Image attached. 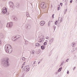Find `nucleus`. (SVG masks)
<instances>
[{
	"instance_id": "obj_8",
	"label": "nucleus",
	"mask_w": 77,
	"mask_h": 77,
	"mask_svg": "<svg viewBox=\"0 0 77 77\" xmlns=\"http://www.w3.org/2000/svg\"><path fill=\"white\" fill-rule=\"evenodd\" d=\"M3 11H2V13L3 14H5L6 13H7V12H8V11L6 10H5L4 8H3Z\"/></svg>"
},
{
	"instance_id": "obj_17",
	"label": "nucleus",
	"mask_w": 77,
	"mask_h": 77,
	"mask_svg": "<svg viewBox=\"0 0 77 77\" xmlns=\"http://www.w3.org/2000/svg\"><path fill=\"white\" fill-rule=\"evenodd\" d=\"M35 51H33V50H32L31 51V54H35Z\"/></svg>"
},
{
	"instance_id": "obj_48",
	"label": "nucleus",
	"mask_w": 77,
	"mask_h": 77,
	"mask_svg": "<svg viewBox=\"0 0 77 77\" xmlns=\"http://www.w3.org/2000/svg\"><path fill=\"white\" fill-rule=\"evenodd\" d=\"M76 3H77V0H76Z\"/></svg>"
},
{
	"instance_id": "obj_42",
	"label": "nucleus",
	"mask_w": 77,
	"mask_h": 77,
	"mask_svg": "<svg viewBox=\"0 0 77 77\" xmlns=\"http://www.w3.org/2000/svg\"><path fill=\"white\" fill-rule=\"evenodd\" d=\"M67 11V9H66V10H65V12H66V11Z\"/></svg>"
},
{
	"instance_id": "obj_26",
	"label": "nucleus",
	"mask_w": 77,
	"mask_h": 77,
	"mask_svg": "<svg viewBox=\"0 0 77 77\" xmlns=\"http://www.w3.org/2000/svg\"><path fill=\"white\" fill-rule=\"evenodd\" d=\"M54 14L52 15V18H53V19L54 18Z\"/></svg>"
},
{
	"instance_id": "obj_31",
	"label": "nucleus",
	"mask_w": 77,
	"mask_h": 77,
	"mask_svg": "<svg viewBox=\"0 0 77 77\" xmlns=\"http://www.w3.org/2000/svg\"><path fill=\"white\" fill-rule=\"evenodd\" d=\"M25 63H26V62H24L23 63V65H24Z\"/></svg>"
},
{
	"instance_id": "obj_3",
	"label": "nucleus",
	"mask_w": 77,
	"mask_h": 77,
	"mask_svg": "<svg viewBox=\"0 0 77 77\" xmlns=\"http://www.w3.org/2000/svg\"><path fill=\"white\" fill-rule=\"evenodd\" d=\"M12 26H13V23L12 22H10L9 23H8L7 25V27L11 28Z\"/></svg>"
},
{
	"instance_id": "obj_55",
	"label": "nucleus",
	"mask_w": 77,
	"mask_h": 77,
	"mask_svg": "<svg viewBox=\"0 0 77 77\" xmlns=\"http://www.w3.org/2000/svg\"><path fill=\"white\" fill-rule=\"evenodd\" d=\"M62 65V64L61 65V66Z\"/></svg>"
},
{
	"instance_id": "obj_40",
	"label": "nucleus",
	"mask_w": 77,
	"mask_h": 77,
	"mask_svg": "<svg viewBox=\"0 0 77 77\" xmlns=\"http://www.w3.org/2000/svg\"><path fill=\"white\" fill-rule=\"evenodd\" d=\"M35 62H36V61H34L33 64H35Z\"/></svg>"
},
{
	"instance_id": "obj_20",
	"label": "nucleus",
	"mask_w": 77,
	"mask_h": 77,
	"mask_svg": "<svg viewBox=\"0 0 77 77\" xmlns=\"http://www.w3.org/2000/svg\"><path fill=\"white\" fill-rule=\"evenodd\" d=\"M58 23V22H57V21L56 20L55 22H54V23H55V25H57V24Z\"/></svg>"
},
{
	"instance_id": "obj_10",
	"label": "nucleus",
	"mask_w": 77,
	"mask_h": 77,
	"mask_svg": "<svg viewBox=\"0 0 77 77\" xmlns=\"http://www.w3.org/2000/svg\"><path fill=\"white\" fill-rule=\"evenodd\" d=\"M40 24L41 26H44L45 24V21H42L40 23Z\"/></svg>"
},
{
	"instance_id": "obj_21",
	"label": "nucleus",
	"mask_w": 77,
	"mask_h": 77,
	"mask_svg": "<svg viewBox=\"0 0 77 77\" xmlns=\"http://www.w3.org/2000/svg\"><path fill=\"white\" fill-rule=\"evenodd\" d=\"M77 50V48H73V52L75 51L76 50Z\"/></svg>"
},
{
	"instance_id": "obj_46",
	"label": "nucleus",
	"mask_w": 77,
	"mask_h": 77,
	"mask_svg": "<svg viewBox=\"0 0 77 77\" xmlns=\"http://www.w3.org/2000/svg\"><path fill=\"white\" fill-rule=\"evenodd\" d=\"M23 66L22 67H21V68H23Z\"/></svg>"
},
{
	"instance_id": "obj_5",
	"label": "nucleus",
	"mask_w": 77,
	"mask_h": 77,
	"mask_svg": "<svg viewBox=\"0 0 77 77\" xmlns=\"http://www.w3.org/2000/svg\"><path fill=\"white\" fill-rule=\"evenodd\" d=\"M45 5V3L44 2H42L41 4V6L42 8V9H45V8H46V6L44 5Z\"/></svg>"
},
{
	"instance_id": "obj_52",
	"label": "nucleus",
	"mask_w": 77,
	"mask_h": 77,
	"mask_svg": "<svg viewBox=\"0 0 77 77\" xmlns=\"http://www.w3.org/2000/svg\"><path fill=\"white\" fill-rule=\"evenodd\" d=\"M46 42H48V41L46 40Z\"/></svg>"
},
{
	"instance_id": "obj_34",
	"label": "nucleus",
	"mask_w": 77,
	"mask_h": 77,
	"mask_svg": "<svg viewBox=\"0 0 77 77\" xmlns=\"http://www.w3.org/2000/svg\"><path fill=\"white\" fill-rule=\"evenodd\" d=\"M47 38H48V39H50V37L48 36L47 37Z\"/></svg>"
},
{
	"instance_id": "obj_28",
	"label": "nucleus",
	"mask_w": 77,
	"mask_h": 77,
	"mask_svg": "<svg viewBox=\"0 0 77 77\" xmlns=\"http://www.w3.org/2000/svg\"><path fill=\"white\" fill-rule=\"evenodd\" d=\"M6 14L7 15H9V13H7V14Z\"/></svg>"
},
{
	"instance_id": "obj_6",
	"label": "nucleus",
	"mask_w": 77,
	"mask_h": 77,
	"mask_svg": "<svg viewBox=\"0 0 77 77\" xmlns=\"http://www.w3.org/2000/svg\"><path fill=\"white\" fill-rule=\"evenodd\" d=\"M10 7L11 8H14V3L12 2H10L9 3Z\"/></svg>"
},
{
	"instance_id": "obj_43",
	"label": "nucleus",
	"mask_w": 77,
	"mask_h": 77,
	"mask_svg": "<svg viewBox=\"0 0 77 77\" xmlns=\"http://www.w3.org/2000/svg\"><path fill=\"white\" fill-rule=\"evenodd\" d=\"M66 12L65 11V12L64 13V14H66Z\"/></svg>"
},
{
	"instance_id": "obj_50",
	"label": "nucleus",
	"mask_w": 77,
	"mask_h": 77,
	"mask_svg": "<svg viewBox=\"0 0 77 77\" xmlns=\"http://www.w3.org/2000/svg\"><path fill=\"white\" fill-rule=\"evenodd\" d=\"M42 41H40V42H42Z\"/></svg>"
},
{
	"instance_id": "obj_18",
	"label": "nucleus",
	"mask_w": 77,
	"mask_h": 77,
	"mask_svg": "<svg viewBox=\"0 0 77 77\" xmlns=\"http://www.w3.org/2000/svg\"><path fill=\"white\" fill-rule=\"evenodd\" d=\"M41 48L42 50H44V46L42 45L41 46Z\"/></svg>"
},
{
	"instance_id": "obj_33",
	"label": "nucleus",
	"mask_w": 77,
	"mask_h": 77,
	"mask_svg": "<svg viewBox=\"0 0 77 77\" xmlns=\"http://www.w3.org/2000/svg\"><path fill=\"white\" fill-rule=\"evenodd\" d=\"M60 71H61V69L59 70V69L58 70V72H60Z\"/></svg>"
},
{
	"instance_id": "obj_7",
	"label": "nucleus",
	"mask_w": 77,
	"mask_h": 77,
	"mask_svg": "<svg viewBox=\"0 0 77 77\" xmlns=\"http://www.w3.org/2000/svg\"><path fill=\"white\" fill-rule=\"evenodd\" d=\"M14 39H15V40H14V41H15V40H17V39L20 38V35H15V36H14Z\"/></svg>"
},
{
	"instance_id": "obj_38",
	"label": "nucleus",
	"mask_w": 77,
	"mask_h": 77,
	"mask_svg": "<svg viewBox=\"0 0 77 77\" xmlns=\"http://www.w3.org/2000/svg\"><path fill=\"white\" fill-rule=\"evenodd\" d=\"M62 69V68H59V69L60 70V69Z\"/></svg>"
},
{
	"instance_id": "obj_24",
	"label": "nucleus",
	"mask_w": 77,
	"mask_h": 77,
	"mask_svg": "<svg viewBox=\"0 0 77 77\" xmlns=\"http://www.w3.org/2000/svg\"><path fill=\"white\" fill-rule=\"evenodd\" d=\"M22 59L23 60H25V57H23L22 58Z\"/></svg>"
},
{
	"instance_id": "obj_12",
	"label": "nucleus",
	"mask_w": 77,
	"mask_h": 77,
	"mask_svg": "<svg viewBox=\"0 0 77 77\" xmlns=\"http://www.w3.org/2000/svg\"><path fill=\"white\" fill-rule=\"evenodd\" d=\"M35 46L37 47H39V46H41V45L38 43H36L35 44Z\"/></svg>"
},
{
	"instance_id": "obj_25",
	"label": "nucleus",
	"mask_w": 77,
	"mask_h": 77,
	"mask_svg": "<svg viewBox=\"0 0 77 77\" xmlns=\"http://www.w3.org/2000/svg\"><path fill=\"white\" fill-rule=\"evenodd\" d=\"M3 8H4L5 10H6V11H8V9H7V8L6 7H4Z\"/></svg>"
},
{
	"instance_id": "obj_35",
	"label": "nucleus",
	"mask_w": 77,
	"mask_h": 77,
	"mask_svg": "<svg viewBox=\"0 0 77 77\" xmlns=\"http://www.w3.org/2000/svg\"><path fill=\"white\" fill-rule=\"evenodd\" d=\"M62 18H61V20H60V22H62Z\"/></svg>"
},
{
	"instance_id": "obj_2",
	"label": "nucleus",
	"mask_w": 77,
	"mask_h": 77,
	"mask_svg": "<svg viewBox=\"0 0 77 77\" xmlns=\"http://www.w3.org/2000/svg\"><path fill=\"white\" fill-rule=\"evenodd\" d=\"M7 46V45H6L5 46V50L6 52L8 53H11L12 52V47L9 48L8 46Z\"/></svg>"
},
{
	"instance_id": "obj_32",
	"label": "nucleus",
	"mask_w": 77,
	"mask_h": 77,
	"mask_svg": "<svg viewBox=\"0 0 77 77\" xmlns=\"http://www.w3.org/2000/svg\"><path fill=\"white\" fill-rule=\"evenodd\" d=\"M62 5H63L62 3H60V5H61V6H62Z\"/></svg>"
},
{
	"instance_id": "obj_9",
	"label": "nucleus",
	"mask_w": 77,
	"mask_h": 77,
	"mask_svg": "<svg viewBox=\"0 0 77 77\" xmlns=\"http://www.w3.org/2000/svg\"><path fill=\"white\" fill-rule=\"evenodd\" d=\"M28 29H30L31 27V25L30 24H27L26 25V26Z\"/></svg>"
},
{
	"instance_id": "obj_13",
	"label": "nucleus",
	"mask_w": 77,
	"mask_h": 77,
	"mask_svg": "<svg viewBox=\"0 0 77 77\" xmlns=\"http://www.w3.org/2000/svg\"><path fill=\"white\" fill-rule=\"evenodd\" d=\"M39 38L42 40L43 39H44V36H43V35H41L40 36Z\"/></svg>"
},
{
	"instance_id": "obj_4",
	"label": "nucleus",
	"mask_w": 77,
	"mask_h": 77,
	"mask_svg": "<svg viewBox=\"0 0 77 77\" xmlns=\"http://www.w3.org/2000/svg\"><path fill=\"white\" fill-rule=\"evenodd\" d=\"M28 66H25L23 68V70L24 71H26L27 72L29 71L30 70V68H29Z\"/></svg>"
},
{
	"instance_id": "obj_16",
	"label": "nucleus",
	"mask_w": 77,
	"mask_h": 77,
	"mask_svg": "<svg viewBox=\"0 0 77 77\" xmlns=\"http://www.w3.org/2000/svg\"><path fill=\"white\" fill-rule=\"evenodd\" d=\"M13 19L15 21H17V20H18V19H17V17H14Z\"/></svg>"
},
{
	"instance_id": "obj_54",
	"label": "nucleus",
	"mask_w": 77,
	"mask_h": 77,
	"mask_svg": "<svg viewBox=\"0 0 77 77\" xmlns=\"http://www.w3.org/2000/svg\"><path fill=\"white\" fill-rule=\"evenodd\" d=\"M51 6L52 7H52V6H53V5H51Z\"/></svg>"
},
{
	"instance_id": "obj_53",
	"label": "nucleus",
	"mask_w": 77,
	"mask_h": 77,
	"mask_svg": "<svg viewBox=\"0 0 77 77\" xmlns=\"http://www.w3.org/2000/svg\"><path fill=\"white\" fill-rule=\"evenodd\" d=\"M49 24H50V23H48V25H49Z\"/></svg>"
},
{
	"instance_id": "obj_11",
	"label": "nucleus",
	"mask_w": 77,
	"mask_h": 77,
	"mask_svg": "<svg viewBox=\"0 0 77 77\" xmlns=\"http://www.w3.org/2000/svg\"><path fill=\"white\" fill-rule=\"evenodd\" d=\"M75 45V42H73L71 44V45L72 47H74Z\"/></svg>"
},
{
	"instance_id": "obj_47",
	"label": "nucleus",
	"mask_w": 77,
	"mask_h": 77,
	"mask_svg": "<svg viewBox=\"0 0 77 77\" xmlns=\"http://www.w3.org/2000/svg\"><path fill=\"white\" fill-rule=\"evenodd\" d=\"M6 0H2V1H3L4 2V1H6Z\"/></svg>"
},
{
	"instance_id": "obj_30",
	"label": "nucleus",
	"mask_w": 77,
	"mask_h": 77,
	"mask_svg": "<svg viewBox=\"0 0 77 77\" xmlns=\"http://www.w3.org/2000/svg\"><path fill=\"white\" fill-rule=\"evenodd\" d=\"M67 73L68 74H69V71L68 70Z\"/></svg>"
},
{
	"instance_id": "obj_19",
	"label": "nucleus",
	"mask_w": 77,
	"mask_h": 77,
	"mask_svg": "<svg viewBox=\"0 0 77 77\" xmlns=\"http://www.w3.org/2000/svg\"><path fill=\"white\" fill-rule=\"evenodd\" d=\"M6 45H7V46L6 47H9V48H10V47L11 48V45H10L9 44H7Z\"/></svg>"
},
{
	"instance_id": "obj_23",
	"label": "nucleus",
	"mask_w": 77,
	"mask_h": 77,
	"mask_svg": "<svg viewBox=\"0 0 77 77\" xmlns=\"http://www.w3.org/2000/svg\"><path fill=\"white\" fill-rule=\"evenodd\" d=\"M47 44V42H45L44 43V45H46Z\"/></svg>"
},
{
	"instance_id": "obj_27",
	"label": "nucleus",
	"mask_w": 77,
	"mask_h": 77,
	"mask_svg": "<svg viewBox=\"0 0 77 77\" xmlns=\"http://www.w3.org/2000/svg\"><path fill=\"white\" fill-rule=\"evenodd\" d=\"M26 16H27V17H29V15L28 14V13H26Z\"/></svg>"
},
{
	"instance_id": "obj_41",
	"label": "nucleus",
	"mask_w": 77,
	"mask_h": 77,
	"mask_svg": "<svg viewBox=\"0 0 77 77\" xmlns=\"http://www.w3.org/2000/svg\"><path fill=\"white\" fill-rule=\"evenodd\" d=\"M40 61H39L38 62V64H39V63H40Z\"/></svg>"
},
{
	"instance_id": "obj_51",
	"label": "nucleus",
	"mask_w": 77,
	"mask_h": 77,
	"mask_svg": "<svg viewBox=\"0 0 77 77\" xmlns=\"http://www.w3.org/2000/svg\"><path fill=\"white\" fill-rule=\"evenodd\" d=\"M46 39H48V38L47 37V38H46Z\"/></svg>"
},
{
	"instance_id": "obj_49",
	"label": "nucleus",
	"mask_w": 77,
	"mask_h": 77,
	"mask_svg": "<svg viewBox=\"0 0 77 77\" xmlns=\"http://www.w3.org/2000/svg\"><path fill=\"white\" fill-rule=\"evenodd\" d=\"M49 23H50V21H49Z\"/></svg>"
},
{
	"instance_id": "obj_44",
	"label": "nucleus",
	"mask_w": 77,
	"mask_h": 77,
	"mask_svg": "<svg viewBox=\"0 0 77 77\" xmlns=\"http://www.w3.org/2000/svg\"><path fill=\"white\" fill-rule=\"evenodd\" d=\"M2 45V43H1V42H0V45Z\"/></svg>"
},
{
	"instance_id": "obj_39",
	"label": "nucleus",
	"mask_w": 77,
	"mask_h": 77,
	"mask_svg": "<svg viewBox=\"0 0 77 77\" xmlns=\"http://www.w3.org/2000/svg\"><path fill=\"white\" fill-rule=\"evenodd\" d=\"M70 3H72V1H70Z\"/></svg>"
},
{
	"instance_id": "obj_1",
	"label": "nucleus",
	"mask_w": 77,
	"mask_h": 77,
	"mask_svg": "<svg viewBox=\"0 0 77 77\" xmlns=\"http://www.w3.org/2000/svg\"><path fill=\"white\" fill-rule=\"evenodd\" d=\"M1 63L2 65L5 66V67H8V66H9V63L8 59L6 60H2Z\"/></svg>"
},
{
	"instance_id": "obj_29",
	"label": "nucleus",
	"mask_w": 77,
	"mask_h": 77,
	"mask_svg": "<svg viewBox=\"0 0 77 77\" xmlns=\"http://www.w3.org/2000/svg\"><path fill=\"white\" fill-rule=\"evenodd\" d=\"M54 30H55V29H56V26H54Z\"/></svg>"
},
{
	"instance_id": "obj_45",
	"label": "nucleus",
	"mask_w": 77,
	"mask_h": 77,
	"mask_svg": "<svg viewBox=\"0 0 77 77\" xmlns=\"http://www.w3.org/2000/svg\"><path fill=\"white\" fill-rule=\"evenodd\" d=\"M58 10H59V7H58Z\"/></svg>"
},
{
	"instance_id": "obj_37",
	"label": "nucleus",
	"mask_w": 77,
	"mask_h": 77,
	"mask_svg": "<svg viewBox=\"0 0 77 77\" xmlns=\"http://www.w3.org/2000/svg\"><path fill=\"white\" fill-rule=\"evenodd\" d=\"M75 68V67L73 69V70H75V68Z\"/></svg>"
},
{
	"instance_id": "obj_22",
	"label": "nucleus",
	"mask_w": 77,
	"mask_h": 77,
	"mask_svg": "<svg viewBox=\"0 0 77 77\" xmlns=\"http://www.w3.org/2000/svg\"><path fill=\"white\" fill-rule=\"evenodd\" d=\"M19 6V4H16V7H18V6Z\"/></svg>"
},
{
	"instance_id": "obj_14",
	"label": "nucleus",
	"mask_w": 77,
	"mask_h": 77,
	"mask_svg": "<svg viewBox=\"0 0 77 77\" xmlns=\"http://www.w3.org/2000/svg\"><path fill=\"white\" fill-rule=\"evenodd\" d=\"M53 41H54V38H51V39L50 40L49 42H53Z\"/></svg>"
},
{
	"instance_id": "obj_15",
	"label": "nucleus",
	"mask_w": 77,
	"mask_h": 77,
	"mask_svg": "<svg viewBox=\"0 0 77 77\" xmlns=\"http://www.w3.org/2000/svg\"><path fill=\"white\" fill-rule=\"evenodd\" d=\"M0 37H1V38H5V35L1 34H0Z\"/></svg>"
},
{
	"instance_id": "obj_36",
	"label": "nucleus",
	"mask_w": 77,
	"mask_h": 77,
	"mask_svg": "<svg viewBox=\"0 0 77 77\" xmlns=\"http://www.w3.org/2000/svg\"><path fill=\"white\" fill-rule=\"evenodd\" d=\"M69 60V59H67L66 60V61L67 62H68V61L67 60Z\"/></svg>"
}]
</instances>
